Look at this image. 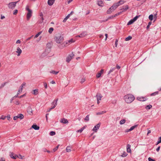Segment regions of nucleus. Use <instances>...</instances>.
Here are the masks:
<instances>
[{"instance_id": "1", "label": "nucleus", "mask_w": 161, "mask_h": 161, "mask_svg": "<svg viewBox=\"0 0 161 161\" xmlns=\"http://www.w3.org/2000/svg\"><path fill=\"white\" fill-rule=\"evenodd\" d=\"M135 99L134 97L131 94H127L124 97V99L125 102L128 103H132Z\"/></svg>"}, {"instance_id": "2", "label": "nucleus", "mask_w": 161, "mask_h": 161, "mask_svg": "<svg viewBox=\"0 0 161 161\" xmlns=\"http://www.w3.org/2000/svg\"><path fill=\"white\" fill-rule=\"evenodd\" d=\"M54 39L57 43H61L63 42L64 40V38L61 34L58 33L55 35L54 37Z\"/></svg>"}, {"instance_id": "3", "label": "nucleus", "mask_w": 161, "mask_h": 161, "mask_svg": "<svg viewBox=\"0 0 161 161\" xmlns=\"http://www.w3.org/2000/svg\"><path fill=\"white\" fill-rule=\"evenodd\" d=\"M26 9L28 11L27 14V19L29 20L32 16V11L29 8V6H27L26 7Z\"/></svg>"}, {"instance_id": "4", "label": "nucleus", "mask_w": 161, "mask_h": 161, "mask_svg": "<svg viewBox=\"0 0 161 161\" xmlns=\"http://www.w3.org/2000/svg\"><path fill=\"white\" fill-rule=\"evenodd\" d=\"M57 101L58 99L54 100V101L51 103L52 105H54V106L50 108L48 111H50L51 110L55 108V107L56 106V105L57 104Z\"/></svg>"}, {"instance_id": "5", "label": "nucleus", "mask_w": 161, "mask_h": 161, "mask_svg": "<svg viewBox=\"0 0 161 161\" xmlns=\"http://www.w3.org/2000/svg\"><path fill=\"white\" fill-rule=\"evenodd\" d=\"M96 97L97 98V104H98L100 103L99 101V100H101V98L103 96L100 93H97L96 95Z\"/></svg>"}, {"instance_id": "6", "label": "nucleus", "mask_w": 161, "mask_h": 161, "mask_svg": "<svg viewBox=\"0 0 161 161\" xmlns=\"http://www.w3.org/2000/svg\"><path fill=\"white\" fill-rule=\"evenodd\" d=\"M74 54L72 53L70 54H69L66 58V61L67 62H69L73 58L74 56Z\"/></svg>"}, {"instance_id": "7", "label": "nucleus", "mask_w": 161, "mask_h": 161, "mask_svg": "<svg viewBox=\"0 0 161 161\" xmlns=\"http://www.w3.org/2000/svg\"><path fill=\"white\" fill-rule=\"evenodd\" d=\"M136 99L137 100L141 101H145L147 100L146 97H138Z\"/></svg>"}, {"instance_id": "8", "label": "nucleus", "mask_w": 161, "mask_h": 161, "mask_svg": "<svg viewBox=\"0 0 161 161\" xmlns=\"http://www.w3.org/2000/svg\"><path fill=\"white\" fill-rule=\"evenodd\" d=\"M27 112L30 114H32L33 110L32 109L31 107V106H29L27 107Z\"/></svg>"}, {"instance_id": "9", "label": "nucleus", "mask_w": 161, "mask_h": 161, "mask_svg": "<svg viewBox=\"0 0 161 161\" xmlns=\"http://www.w3.org/2000/svg\"><path fill=\"white\" fill-rule=\"evenodd\" d=\"M100 123L97 124V125H95L93 129V130L96 132L97 130L98 129L100 126Z\"/></svg>"}, {"instance_id": "10", "label": "nucleus", "mask_w": 161, "mask_h": 161, "mask_svg": "<svg viewBox=\"0 0 161 161\" xmlns=\"http://www.w3.org/2000/svg\"><path fill=\"white\" fill-rule=\"evenodd\" d=\"M8 8L12 9H14L15 7L12 2L9 3L8 4Z\"/></svg>"}, {"instance_id": "11", "label": "nucleus", "mask_w": 161, "mask_h": 161, "mask_svg": "<svg viewBox=\"0 0 161 161\" xmlns=\"http://www.w3.org/2000/svg\"><path fill=\"white\" fill-rule=\"evenodd\" d=\"M16 52L18 53V56H19L22 53V50L19 47H18L17 48Z\"/></svg>"}, {"instance_id": "12", "label": "nucleus", "mask_w": 161, "mask_h": 161, "mask_svg": "<svg viewBox=\"0 0 161 161\" xmlns=\"http://www.w3.org/2000/svg\"><path fill=\"white\" fill-rule=\"evenodd\" d=\"M131 146L130 144L127 145L126 146L127 151L128 153H130L131 150L130 149Z\"/></svg>"}, {"instance_id": "13", "label": "nucleus", "mask_w": 161, "mask_h": 161, "mask_svg": "<svg viewBox=\"0 0 161 161\" xmlns=\"http://www.w3.org/2000/svg\"><path fill=\"white\" fill-rule=\"evenodd\" d=\"M55 0H48L47 2L48 4L50 5H52L54 2Z\"/></svg>"}, {"instance_id": "14", "label": "nucleus", "mask_w": 161, "mask_h": 161, "mask_svg": "<svg viewBox=\"0 0 161 161\" xmlns=\"http://www.w3.org/2000/svg\"><path fill=\"white\" fill-rule=\"evenodd\" d=\"M47 47L48 48V49H47V50H46V52L47 51H48V52H49L51 50V43H48L47 44Z\"/></svg>"}, {"instance_id": "15", "label": "nucleus", "mask_w": 161, "mask_h": 161, "mask_svg": "<svg viewBox=\"0 0 161 161\" xmlns=\"http://www.w3.org/2000/svg\"><path fill=\"white\" fill-rule=\"evenodd\" d=\"M60 122L64 124H67L68 122V120L65 118L62 119L60 120Z\"/></svg>"}, {"instance_id": "16", "label": "nucleus", "mask_w": 161, "mask_h": 161, "mask_svg": "<svg viewBox=\"0 0 161 161\" xmlns=\"http://www.w3.org/2000/svg\"><path fill=\"white\" fill-rule=\"evenodd\" d=\"M31 127L35 130H38L39 129V127L36 125H33Z\"/></svg>"}, {"instance_id": "17", "label": "nucleus", "mask_w": 161, "mask_h": 161, "mask_svg": "<svg viewBox=\"0 0 161 161\" xmlns=\"http://www.w3.org/2000/svg\"><path fill=\"white\" fill-rule=\"evenodd\" d=\"M117 3H114V5L112 6L111 7L112 9L113 10H114L118 6V5H117Z\"/></svg>"}, {"instance_id": "18", "label": "nucleus", "mask_w": 161, "mask_h": 161, "mask_svg": "<svg viewBox=\"0 0 161 161\" xmlns=\"http://www.w3.org/2000/svg\"><path fill=\"white\" fill-rule=\"evenodd\" d=\"M97 4L99 6H102L103 5V2L102 0L98 1L97 2Z\"/></svg>"}, {"instance_id": "19", "label": "nucleus", "mask_w": 161, "mask_h": 161, "mask_svg": "<svg viewBox=\"0 0 161 161\" xmlns=\"http://www.w3.org/2000/svg\"><path fill=\"white\" fill-rule=\"evenodd\" d=\"M38 89H35L33 90V92H32V94L36 95L38 93Z\"/></svg>"}, {"instance_id": "20", "label": "nucleus", "mask_w": 161, "mask_h": 161, "mask_svg": "<svg viewBox=\"0 0 161 161\" xmlns=\"http://www.w3.org/2000/svg\"><path fill=\"white\" fill-rule=\"evenodd\" d=\"M114 10H113L110 7L109 8V9L107 10V13L108 14H111L112 12L114 11Z\"/></svg>"}, {"instance_id": "21", "label": "nucleus", "mask_w": 161, "mask_h": 161, "mask_svg": "<svg viewBox=\"0 0 161 161\" xmlns=\"http://www.w3.org/2000/svg\"><path fill=\"white\" fill-rule=\"evenodd\" d=\"M125 3L124 1L123 0H120L119 1L118 3H116L117 5H118V6H119L120 5L122 4H124Z\"/></svg>"}, {"instance_id": "22", "label": "nucleus", "mask_w": 161, "mask_h": 161, "mask_svg": "<svg viewBox=\"0 0 161 161\" xmlns=\"http://www.w3.org/2000/svg\"><path fill=\"white\" fill-rule=\"evenodd\" d=\"M71 147L69 146H68L66 148V151L67 152H70L71 151Z\"/></svg>"}, {"instance_id": "23", "label": "nucleus", "mask_w": 161, "mask_h": 161, "mask_svg": "<svg viewBox=\"0 0 161 161\" xmlns=\"http://www.w3.org/2000/svg\"><path fill=\"white\" fill-rule=\"evenodd\" d=\"M81 35L80 37L82 38L86 36L87 35V33L86 32H83L80 34Z\"/></svg>"}, {"instance_id": "24", "label": "nucleus", "mask_w": 161, "mask_h": 161, "mask_svg": "<svg viewBox=\"0 0 161 161\" xmlns=\"http://www.w3.org/2000/svg\"><path fill=\"white\" fill-rule=\"evenodd\" d=\"M106 112V111H104L101 112H97L96 113L97 115H99L103 114Z\"/></svg>"}, {"instance_id": "25", "label": "nucleus", "mask_w": 161, "mask_h": 161, "mask_svg": "<svg viewBox=\"0 0 161 161\" xmlns=\"http://www.w3.org/2000/svg\"><path fill=\"white\" fill-rule=\"evenodd\" d=\"M18 118L20 119H22L24 118V116L22 114H19L18 115Z\"/></svg>"}, {"instance_id": "26", "label": "nucleus", "mask_w": 161, "mask_h": 161, "mask_svg": "<svg viewBox=\"0 0 161 161\" xmlns=\"http://www.w3.org/2000/svg\"><path fill=\"white\" fill-rule=\"evenodd\" d=\"M70 16V14H68L67 16L63 20V22H65L69 18V16Z\"/></svg>"}, {"instance_id": "27", "label": "nucleus", "mask_w": 161, "mask_h": 161, "mask_svg": "<svg viewBox=\"0 0 161 161\" xmlns=\"http://www.w3.org/2000/svg\"><path fill=\"white\" fill-rule=\"evenodd\" d=\"M126 121V120L125 119L121 120L119 122V124L120 125L124 124Z\"/></svg>"}, {"instance_id": "28", "label": "nucleus", "mask_w": 161, "mask_h": 161, "mask_svg": "<svg viewBox=\"0 0 161 161\" xmlns=\"http://www.w3.org/2000/svg\"><path fill=\"white\" fill-rule=\"evenodd\" d=\"M14 153H10V156L11 157V158L14 159H15V157H14Z\"/></svg>"}, {"instance_id": "29", "label": "nucleus", "mask_w": 161, "mask_h": 161, "mask_svg": "<svg viewBox=\"0 0 161 161\" xmlns=\"http://www.w3.org/2000/svg\"><path fill=\"white\" fill-rule=\"evenodd\" d=\"M135 21L132 19L130 20L127 23L128 25H130L133 23Z\"/></svg>"}, {"instance_id": "30", "label": "nucleus", "mask_w": 161, "mask_h": 161, "mask_svg": "<svg viewBox=\"0 0 161 161\" xmlns=\"http://www.w3.org/2000/svg\"><path fill=\"white\" fill-rule=\"evenodd\" d=\"M158 92L157 91V92H154L151 93V94L150 95L151 96H155L156 95H158Z\"/></svg>"}, {"instance_id": "31", "label": "nucleus", "mask_w": 161, "mask_h": 161, "mask_svg": "<svg viewBox=\"0 0 161 161\" xmlns=\"http://www.w3.org/2000/svg\"><path fill=\"white\" fill-rule=\"evenodd\" d=\"M127 155V154L126 153L124 152L122 153V154L121 155V156L122 157H125Z\"/></svg>"}, {"instance_id": "32", "label": "nucleus", "mask_w": 161, "mask_h": 161, "mask_svg": "<svg viewBox=\"0 0 161 161\" xmlns=\"http://www.w3.org/2000/svg\"><path fill=\"white\" fill-rule=\"evenodd\" d=\"M132 38V36H129L125 39V41H128L131 40Z\"/></svg>"}, {"instance_id": "33", "label": "nucleus", "mask_w": 161, "mask_h": 161, "mask_svg": "<svg viewBox=\"0 0 161 161\" xmlns=\"http://www.w3.org/2000/svg\"><path fill=\"white\" fill-rule=\"evenodd\" d=\"M89 115H87L84 119V120L86 121H88L89 120Z\"/></svg>"}, {"instance_id": "34", "label": "nucleus", "mask_w": 161, "mask_h": 161, "mask_svg": "<svg viewBox=\"0 0 161 161\" xmlns=\"http://www.w3.org/2000/svg\"><path fill=\"white\" fill-rule=\"evenodd\" d=\"M53 30V27L50 28L48 30V32L49 33L51 34Z\"/></svg>"}, {"instance_id": "35", "label": "nucleus", "mask_w": 161, "mask_h": 161, "mask_svg": "<svg viewBox=\"0 0 161 161\" xmlns=\"http://www.w3.org/2000/svg\"><path fill=\"white\" fill-rule=\"evenodd\" d=\"M23 88L22 87H21L18 90V91L17 93L18 95L19 94L21 93L22 91Z\"/></svg>"}, {"instance_id": "36", "label": "nucleus", "mask_w": 161, "mask_h": 161, "mask_svg": "<svg viewBox=\"0 0 161 161\" xmlns=\"http://www.w3.org/2000/svg\"><path fill=\"white\" fill-rule=\"evenodd\" d=\"M58 71H56L54 70H52L50 72V73L56 75L58 73Z\"/></svg>"}, {"instance_id": "37", "label": "nucleus", "mask_w": 161, "mask_h": 161, "mask_svg": "<svg viewBox=\"0 0 161 161\" xmlns=\"http://www.w3.org/2000/svg\"><path fill=\"white\" fill-rule=\"evenodd\" d=\"M152 107V106L151 105H149L147 106L146 107V108L147 109H149Z\"/></svg>"}, {"instance_id": "38", "label": "nucleus", "mask_w": 161, "mask_h": 161, "mask_svg": "<svg viewBox=\"0 0 161 161\" xmlns=\"http://www.w3.org/2000/svg\"><path fill=\"white\" fill-rule=\"evenodd\" d=\"M55 134V132L54 131H51L50 132L49 135L50 136H53Z\"/></svg>"}, {"instance_id": "39", "label": "nucleus", "mask_w": 161, "mask_h": 161, "mask_svg": "<svg viewBox=\"0 0 161 161\" xmlns=\"http://www.w3.org/2000/svg\"><path fill=\"white\" fill-rule=\"evenodd\" d=\"M42 32H39L37 34H36L34 36V38H36L37 37L41 34Z\"/></svg>"}, {"instance_id": "40", "label": "nucleus", "mask_w": 161, "mask_h": 161, "mask_svg": "<svg viewBox=\"0 0 161 161\" xmlns=\"http://www.w3.org/2000/svg\"><path fill=\"white\" fill-rule=\"evenodd\" d=\"M149 19L151 20H152L153 19V14L150 15L149 16Z\"/></svg>"}, {"instance_id": "41", "label": "nucleus", "mask_w": 161, "mask_h": 161, "mask_svg": "<svg viewBox=\"0 0 161 161\" xmlns=\"http://www.w3.org/2000/svg\"><path fill=\"white\" fill-rule=\"evenodd\" d=\"M138 126L137 125H135L130 127L131 129L132 130H133L134 129H135V128H136Z\"/></svg>"}, {"instance_id": "42", "label": "nucleus", "mask_w": 161, "mask_h": 161, "mask_svg": "<svg viewBox=\"0 0 161 161\" xmlns=\"http://www.w3.org/2000/svg\"><path fill=\"white\" fill-rule=\"evenodd\" d=\"M85 128L84 127H83L81 128L80 129L78 130L77 131V132H80V133L83 130H84V129Z\"/></svg>"}, {"instance_id": "43", "label": "nucleus", "mask_w": 161, "mask_h": 161, "mask_svg": "<svg viewBox=\"0 0 161 161\" xmlns=\"http://www.w3.org/2000/svg\"><path fill=\"white\" fill-rule=\"evenodd\" d=\"M115 68H112V69H111L109 71L108 73V74H110V73H111L115 69Z\"/></svg>"}, {"instance_id": "44", "label": "nucleus", "mask_w": 161, "mask_h": 161, "mask_svg": "<svg viewBox=\"0 0 161 161\" xmlns=\"http://www.w3.org/2000/svg\"><path fill=\"white\" fill-rule=\"evenodd\" d=\"M6 116H4L3 115H2L1 116V117L0 118V119H1L4 120L6 119Z\"/></svg>"}, {"instance_id": "45", "label": "nucleus", "mask_w": 161, "mask_h": 161, "mask_svg": "<svg viewBox=\"0 0 161 161\" xmlns=\"http://www.w3.org/2000/svg\"><path fill=\"white\" fill-rule=\"evenodd\" d=\"M101 73H99V72L97 74L96 77L97 78H99L101 76Z\"/></svg>"}, {"instance_id": "46", "label": "nucleus", "mask_w": 161, "mask_h": 161, "mask_svg": "<svg viewBox=\"0 0 161 161\" xmlns=\"http://www.w3.org/2000/svg\"><path fill=\"white\" fill-rule=\"evenodd\" d=\"M161 142V136L158 138V141L157 145L160 143Z\"/></svg>"}, {"instance_id": "47", "label": "nucleus", "mask_w": 161, "mask_h": 161, "mask_svg": "<svg viewBox=\"0 0 161 161\" xmlns=\"http://www.w3.org/2000/svg\"><path fill=\"white\" fill-rule=\"evenodd\" d=\"M139 16H136L135 17L133 18V19H132L134 21H136L137 19L139 18Z\"/></svg>"}, {"instance_id": "48", "label": "nucleus", "mask_w": 161, "mask_h": 161, "mask_svg": "<svg viewBox=\"0 0 161 161\" xmlns=\"http://www.w3.org/2000/svg\"><path fill=\"white\" fill-rule=\"evenodd\" d=\"M44 86L45 88L46 89L47 88V84L46 82H43Z\"/></svg>"}, {"instance_id": "49", "label": "nucleus", "mask_w": 161, "mask_h": 161, "mask_svg": "<svg viewBox=\"0 0 161 161\" xmlns=\"http://www.w3.org/2000/svg\"><path fill=\"white\" fill-rule=\"evenodd\" d=\"M151 24H152V22H149L148 23V25L147 27V29H148L149 28L150 26L151 25Z\"/></svg>"}, {"instance_id": "50", "label": "nucleus", "mask_w": 161, "mask_h": 161, "mask_svg": "<svg viewBox=\"0 0 161 161\" xmlns=\"http://www.w3.org/2000/svg\"><path fill=\"white\" fill-rule=\"evenodd\" d=\"M132 131V130L131 129V128H130V129H126L125 130V132H130V131Z\"/></svg>"}, {"instance_id": "51", "label": "nucleus", "mask_w": 161, "mask_h": 161, "mask_svg": "<svg viewBox=\"0 0 161 161\" xmlns=\"http://www.w3.org/2000/svg\"><path fill=\"white\" fill-rule=\"evenodd\" d=\"M132 131V130L131 129V128H130V129H126L125 130V132H130V131Z\"/></svg>"}, {"instance_id": "52", "label": "nucleus", "mask_w": 161, "mask_h": 161, "mask_svg": "<svg viewBox=\"0 0 161 161\" xmlns=\"http://www.w3.org/2000/svg\"><path fill=\"white\" fill-rule=\"evenodd\" d=\"M59 146V145H58L55 148H54L53 149V150L54 152H55L58 149V147Z\"/></svg>"}, {"instance_id": "53", "label": "nucleus", "mask_w": 161, "mask_h": 161, "mask_svg": "<svg viewBox=\"0 0 161 161\" xmlns=\"http://www.w3.org/2000/svg\"><path fill=\"white\" fill-rule=\"evenodd\" d=\"M18 13V10L17 9L14 10V11L13 14L16 15Z\"/></svg>"}, {"instance_id": "54", "label": "nucleus", "mask_w": 161, "mask_h": 161, "mask_svg": "<svg viewBox=\"0 0 161 161\" xmlns=\"http://www.w3.org/2000/svg\"><path fill=\"white\" fill-rule=\"evenodd\" d=\"M115 17H116V16H115V14H114V15H112L111 16H110L108 18V19H112Z\"/></svg>"}, {"instance_id": "55", "label": "nucleus", "mask_w": 161, "mask_h": 161, "mask_svg": "<svg viewBox=\"0 0 161 161\" xmlns=\"http://www.w3.org/2000/svg\"><path fill=\"white\" fill-rule=\"evenodd\" d=\"M5 84H6V83H4L2 84L1 86H0V89L3 87L5 85Z\"/></svg>"}, {"instance_id": "56", "label": "nucleus", "mask_w": 161, "mask_h": 161, "mask_svg": "<svg viewBox=\"0 0 161 161\" xmlns=\"http://www.w3.org/2000/svg\"><path fill=\"white\" fill-rule=\"evenodd\" d=\"M41 18L42 21H39V23H40V24L42 23L43 22V20H44V18H43V17H41Z\"/></svg>"}, {"instance_id": "57", "label": "nucleus", "mask_w": 161, "mask_h": 161, "mask_svg": "<svg viewBox=\"0 0 161 161\" xmlns=\"http://www.w3.org/2000/svg\"><path fill=\"white\" fill-rule=\"evenodd\" d=\"M121 13H122V12H121H121H119L117 13V14H115V16H117L120 14Z\"/></svg>"}, {"instance_id": "58", "label": "nucleus", "mask_w": 161, "mask_h": 161, "mask_svg": "<svg viewBox=\"0 0 161 161\" xmlns=\"http://www.w3.org/2000/svg\"><path fill=\"white\" fill-rule=\"evenodd\" d=\"M118 42V40L117 39L116 40V41L115 42V45L116 47L117 46Z\"/></svg>"}, {"instance_id": "59", "label": "nucleus", "mask_w": 161, "mask_h": 161, "mask_svg": "<svg viewBox=\"0 0 161 161\" xmlns=\"http://www.w3.org/2000/svg\"><path fill=\"white\" fill-rule=\"evenodd\" d=\"M148 159L149 161H155L154 160L151 158L150 157L148 158Z\"/></svg>"}, {"instance_id": "60", "label": "nucleus", "mask_w": 161, "mask_h": 161, "mask_svg": "<svg viewBox=\"0 0 161 161\" xmlns=\"http://www.w3.org/2000/svg\"><path fill=\"white\" fill-rule=\"evenodd\" d=\"M8 119V120H10V115H8L7 116H6Z\"/></svg>"}, {"instance_id": "61", "label": "nucleus", "mask_w": 161, "mask_h": 161, "mask_svg": "<svg viewBox=\"0 0 161 161\" xmlns=\"http://www.w3.org/2000/svg\"><path fill=\"white\" fill-rule=\"evenodd\" d=\"M26 83L25 82H24L22 83V84L21 85V86L20 87H22L23 88V87L24 86H25V85Z\"/></svg>"}, {"instance_id": "62", "label": "nucleus", "mask_w": 161, "mask_h": 161, "mask_svg": "<svg viewBox=\"0 0 161 161\" xmlns=\"http://www.w3.org/2000/svg\"><path fill=\"white\" fill-rule=\"evenodd\" d=\"M74 42V41H73V40L72 39H71V40H69L68 41V42L70 43H71Z\"/></svg>"}, {"instance_id": "63", "label": "nucleus", "mask_w": 161, "mask_h": 161, "mask_svg": "<svg viewBox=\"0 0 161 161\" xmlns=\"http://www.w3.org/2000/svg\"><path fill=\"white\" fill-rule=\"evenodd\" d=\"M18 116H14V120H16V119H18Z\"/></svg>"}, {"instance_id": "64", "label": "nucleus", "mask_w": 161, "mask_h": 161, "mask_svg": "<svg viewBox=\"0 0 161 161\" xmlns=\"http://www.w3.org/2000/svg\"><path fill=\"white\" fill-rule=\"evenodd\" d=\"M18 157H19V158L21 159H23L22 156L20 154H19V155Z\"/></svg>"}]
</instances>
